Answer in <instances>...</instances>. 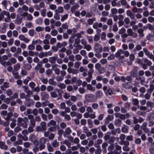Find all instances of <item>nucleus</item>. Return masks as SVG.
Listing matches in <instances>:
<instances>
[{
    "label": "nucleus",
    "instance_id": "f8f14e48",
    "mask_svg": "<svg viewBox=\"0 0 154 154\" xmlns=\"http://www.w3.org/2000/svg\"><path fill=\"white\" fill-rule=\"evenodd\" d=\"M0 148L4 150H6L8 148L7 146L3 142H0Z\"/></svg>",
    "mask_w": 154,
    "mask_h": 154
},
{
    "label": "nucleus",
    "instance_id": "de8ad7c7",
    "mask_svg": "<svg viewBox=\"0 0 154 154\" xmlns=\"http://www.w3.org/2000/svg\"><path fill=\"white\" fill-rule=\"evenodd\" d=\"M56 59L55 57H51L50 58L49 61L51 63H54L55 62Z\"/></svg>",
    "mask_w": 154,
    "mask_h": 154
},
{
    "label": "nucleus",
    "instance_id": "3c124183",
    "mask_svg": "<svg viewBox=\"0 0 154 154\" xmlns=\"http://www.w3.org/2000/svg\"><path fill=\"white\" fill-rule=\"evenodd\" d=\"M46 142V138L44 137L41 138L39 140V143L41 144H45Z\"/></svg>",
    "mask_w": 154,
    "mask_h": 154
},
{
    "label": "nucleus",
    "instance_id": "a878e982",
    "mask_svg": "<svg viewBox=\"0 0 154 154\" xmlns=\"http://www.w3.org/2000/svg\"><path fill=\"white\" fill-rule=\"evenodd\" d=\"M52 145L54 147H58L59 145V143L56 140H54L52 142Z\"/></svg>",
    "mask_w": 154,
    "mask_h": 154
},
{
    "label": "nucleus",
    "instance_id": "a18cd8bd",
    "mask_svg": "<svg viewBox=\"0 0 154 154\" xmlns=\"http://www.w3.org/2000/svg\"><path fill=\"white\" fill-rule=\"evenodd\" d=\"M144 62L148 66L151 65L152 64V62L146 58L144 59Z\"/></svg>",
    "mask_w": 154,
    "mask_h": 154
},
{
    "label": "nucleus",
    "instance_id": "4be33fe9",
    "mask_svg": "<svg viewBox=\"0 0 154 154\" xmlns=\"http://www.w3.org/2000/svg\"><path fill=\"white\" fill-rule=\"evenodd\" d=\"M103 94L102 92L101 91H98L96 93V95L97 97L98 98H100L102 97Z\"/></svg>",
    "mask_w": 154,
    "mask_h": 154
},
{
    "label": "nucleus",
    "instance_id": "4468645a",
    "mask_svg": "<svg viewBox=\"0 0 154 154\" xmlns=\"http://www.w3.org/2000/svg\"><path fill=\"white\" fill-rule=\"evenodd\" d=\"M122 130L123 132L127 133L128 132V127L125 125H124L122 127Z\"/></svg>",
    "mask_w": 154,
    "mask_h": 154
},
{
    "label": "nucleus",
    "instance_id": "774afa93",
    "mask_svg": "<svg viewBox=\"0 0 154 154\" xmlns=\"http://www.w3.org/2000/svg\"><path fill=\"white\" fill-rule=\"evenodd\" d=\"M100 39V36L97 35H96L94 36V39L95 41H97L99 40Z\"/></svg>",
    "mask_w": 154,
    "mask_h": 154
},
{
    "label": "nucleus",
    "instance_id": "c9c22d12",
    "mask_svg": "<svg viewBox=\"0 0 154 154\" xmlns=\"http://www.w3.org/2000/svg\"><path fill=\"white\" fill-rule=\"evenodd\" d=\"M105 93L107 95H111L113 94V91L111 89L109 88L107 89Z\"/></svg>",
    "mask_w": 154,
    "mask_h": 154
},
{
    "label": "nucleus",
    "instance_id": "ddd939ff",
    "mask_svg": "<svg viewBox=\"0 0 154 154\" xmlns=\"http://www.w3.org/2000/svg\"><path fill=\"white\" fill-rule=\"evenodd\" d=\"M67 71L69 73H72L73 74L77 73V70L75 69H72L70 67H69L67 69Z\"/></svg>",
    "mask_w": 154,
    "mask_h": 154
},
{
    "label": "nucleus",
    "instance_id": "423d86ee",
    "mask_svg": "<svg viewBox=\"0 0 154 154\" xmlns=\"http://www.w3.org/2000/svg\"><path fill=\"white\" fill-rule=\"evenodd\" d=\"M18 38L21 41H23L26 43H28L29 41V40L28 38L23 35H19Z\"/></svg>",
    "mask_w": 154,
    "mask_h": 154
},
{
    "label": "nucleus",
    "instance_id": "6ab92c4d",
    "mask_svg": "<svg viewBox=\"0 0 154 154\" xmlns=\"http://www.w3.org/2000/svg\"><path fill=\"white\" fill-rule=\"evenodd\" d=\"M116 117H119L122 119H124L125 118V116L120 113H117L116 114Z\"/></svg>",
    "mask_w": 154,
    "mask_h": 154
},
{
    "label": "nucleus",
    "instance_id": "412c9836",
    "mask_svg": "<svg viewBox=\"0 0 154 154\" xmlns=\"http://www.w3.org/2000/svg\"><path fill=\"white\" fill-rule=\"evenodd\" d=\"M114 119L113 116L112 115H108L106 119L107 123H108L109 121L112 120Z\"/></svg>",
    "mask_w": 154,
    "mask_h": 154
},
{
    "label": "nucleus",
    "instance_id": "c85d7f7f",
    "mask_svg": "<svg viewBox=\"0 0 154 154\" xmlns=\"http://www.w3.org/2000/svg\"><path fill=\"white\" fill-rule=\"evenodd\" d=\"M95 20V18L93 17L92 18L89 19L88 20V23L89 25H91L93 24L94 21Z\"/></svg>",
    "mask_w": 154,
    "mask_h": 154
},
{
    "label": "nucleus",
    "instance_id": "4c0bfd02",
    "mask_svg": "<svg viewBox=\"0 0 154 154\" xmlns=\"http://www.w3.org/2000/svg\"><path fill=\"white\" fill-rule=\"evenodd\" d=\"M44 28L43 27L40 26L36 27L35 28V30L38 32L42 31L44 30Z\"/></svg>",
    "mask_w": 154,
    "mask_h": 154
},
{
    "label": "nucleus",
    "instance_id": "9b49d317",
    "mask_svg": "<svg viewBox=\"0 0 154 154\" xmlns=\"http://www.w3.org/2000/svg\"><path fill=\"white\" fill-rule=\"evenodd\" d=\"M22 22V18L18 15H17L16 19L14 21V22L15 23L20 25Z\"/></svg>",
    "mask_w": 154,
    "mask_h": 154
},
{
    "label": "nucleus",
    "instance_id": "49530a36",
    "mask_svg": "<svg viewBox=\"0 0 154 154\" xmlns=\"http://www.w3.org/2000/svg\"><path fill=\"white\" fill-rule=\"evenodd\" d=\"M88 73L89 74L88 76V77L87 78H86V81L88 82H89L91 80V79L92 78V73H90V72H88Z\"/></svg>",
    "mask_w": 154,
    "mask_h": 154
},
{
    "label": "nucleus",
    "instance_id": "e433bc0d",
    "mask_svg": "<svg viewBox=\"0 0 154 154\" xmlns=\"http://www.w3.org/2000/svg\"><path fill=\"white\" fill-rule=\"evenodd\" d=\"M84 48L86 49L87 51H89L91 49V46L90 45L87 44L84 46Z\"/></svg>",
    "mask_w": 154,
    "mask_h": 154
},
{
    "label": "nucleus",
    "instance_id": "72a5a7b5",
    "mask_svg": "<svg viewBox=\"0 0 154 154\" xmlns=\"http://www.w3.org/2000/svg\"><path fill=\"white\" fill-rule=\"evenodd\" d=\"M23 67L26 70H28L31 68V66L30 64L27 63L24 65Z\"/></svg>",
    "mask_w": 154,
    "mask_h": 154
},
{
    "label": "nucleus",
    "instance_id": "ea45409f",
    "mask_svg": "<svg viewBox=\"0 0 154 154\" xmlns=\"http://www.w3.org/2000/svg\"><path fill=\"white\" fill-rule=\"evenodd\" d=\"M154 38V35L152 33H149L146 36V38L147 39L149 40L151 39L152 38Z\"/></svg>",
    "mask_w": 154,
    "mask_h": 154
},
{
    "label": "nucleus",
    "instance_id": "473e14b6",
    "mask_svg": "<svg viewBox=\"0 0 154 154\" xmlns=\"http://www.w3.org/2000/svg\"><path fill=\"white\" fill-rule=\"evenodd\" d=\"M84 31H81L77 33L76 34V36L78 38H80L82 37V35L84 34Z\"/></svg>",
    "mask_w": 154,
    "mask_h": 154
},
{
    "label": "nucleus",
    "instance_id": "09e8293b",
    "mask_svg": "<svg viewBox=\"0 0 154 154\" xmlns=\"http://www.w3.org/2000/svg\"><path fill=\"white\" fill-rule=\"evenodd\" d=\"M1 4L3 5L5 8H6L8 4V1L6 0H3L2 1Z\"/></svg>",
    "mask_w": 154,
    "mask_h": 154
},
{
    "label": "nucleus",
    "instance_id": "338daca9",
    "mask_svg": "<svg viewBox=\"0 0 154 154\" xmlns=\"http://www.w3.org/2000/svg\"><path fill=\"white\" fill-rule=\"evenodd\" d=\"M32 113L35 116L37 115L38 113V109L36 108L34 109L32 111Z\"/></svg>",
    "mask_w": 154,
    "mask_h": 154
},
{
    "label": "nucleus",
    "instance_id": "9d476101",
    "mask_svg": "<svg viewBox=\"0 0 154 154\" xmlns=\"http://www.w3.org/2000/svg\"><path fill=\"white\" fill-rule=\"evenodd\" d=\"M0 98L1 99L3 100L4 102L7 103H9L10 102V99L9 98H6L4 94H1L0 96Z\"/></svg>",
    "mask_w": 154,
    "mask_h": 154
},
{
    "label": "nucleus",
    "instance_id": "f704fd0d",
    "mask_svg": "<svg viewBox=\"0 0 154 154\" xmlns=\"http://www.w3.org/2000/svg\"><path fill=\"white\" fill-rule=\"evenodd\" d=\"M111 133L110 132L107 133L105 135L104 138V140H108L109 139V136L110 135Z\"/></svg>",
    "mask_w": 154,
    "mask_h": 154
},
{
    "label": "nucleus",
    "instance_id": "39448f33",
    "mask_svg": "<svg viewBox=\"0 0 154 154\" xmlns=\"http://www.w3.org/2000/svg\"><path fill=\"white\" fill-rule=\"evenodd\" d=\"M127 32L129 36H132L134 38H136L137 36V34L133 32L132 29L131 28L128 29L127 30Z\"/></svg>",
    "mask_w": 154,
    "mask_h": 154
},
{
    "label": "nucleus",
    "instance_id": "a211bd4d",
    "mask_svg": "<svg viewBox=\"0 0 154 154\" xmlns=\"http://www.w3.org/2000/svg\"><path fill=\"white\" fill-rule=\"evenodd\" d=\"M88 68L90 69V71L88 72L92 73L94 71V70L93 69L94 65L92 64L89 63L88 65Z\"/></svg>",
    "mask_w": 154,
    "mask_h": 154
},
{
    "label": "nucleus",
    "instance_id": "20e7f679",
    "mask_svg": "<svg viewBox=\"0 0 154 154\" xmlns=\"http://www.w3.org/2000/svg\"><path fill=\"white\" fill-rule=\"evenodd\" d=\"M21 16L26 17V19L29 21H31L33 19V17L31 14L26 12H24L23 14H21Z\"/></svg>",
    "mask_w": 154,
    "mask_h": 154
},
{
    "label": "nucleus",
    "instance_id": "37998d69",
    "mask_svg": "<svg viewBox=\"0 0 154 154\" xmlns=\"http://www.w3.org/2000/svg\"><path fill=\"white\" fill-rule=\"evenodd\" d=\"M68 16V14H65L61 18V20L62 21H63L65 20H66Z\"/></svg>",
    "mask_w": 154,
    "mask_h": 154
},
{
    "label": "nucleus",
    "instance_id": "680f3d73",
    "mask_svg": "<svg viewBox=\"0 0 154 154\" xmlns=\"http://www.w3.org/2000/svg\"><path fill=\"white\" fill-rule=\"evenodd\" d=\"M80 54L82 56H83L84 57H85L86 56V52L85 50H82L80 51Z\"/></svg>",
    "mask_w": 154,
    "mask_h": 154
},
{
    "label": "nucleus",
    "instance_id": "e2e57ef3",
    "mask_svg": "<svg viewBox=\"0 0 154 154\" xmlns=\"http://www.w3.org/2000/svg\"><path fill=\"white\" fill-rule=\"evenodd\" d=\"M51 96L54 98H55L57 97V93L54 91H52L50 93Z\"/></svg>",
    "mask_w": 154,
    "mask_h": 154
},
{
    "label": "nucleus",
    "instance_id": "5701e85b",
    "mask_svg": "<svg viewBox=\"0 0 154 154\" xmlns=\"http://www.w3.org/2000/svg\"><path fill=\"white\" fill-rule=\"evenodd\" d=\"M55 11L56 12H58L59 13H62L64 11V9L63 7L62 6H59L58 7L57 9Z\"/></svg>",
    "mask_w": 154,
    "mask_h": 154
},
{
    "label": "nucleus",
    "instance_id": "58836bf2",
    "mask_svg": "<svg viewBox=\"0 0 154 154\" xmlns=\"http://www.w3.org/2000/svg\"><path fill=\"white\" fill-rule=\"evenodd\" d=\"M42 96L43 97L44 99H46L48 98V95L46 92H43L41 93Z\"/></svg>",
    "mask_w": 154,
    "mask_h": 154
},
{
    "label": "nucleus",
    "instance_id": "2f4dec72",
    "mask_svg": "<svg viewBox=\"0 0 154 154\" xmlns=\"http://www.w3.org/2000/svg\"><path fill=\"white\" fill-rule=\"evenodd\" d=\"M12 112H10L8 113H7V116L6 117H3L6 119L8 120L12 116Z\"/></svg>",
    "mask_w": 154,
    "mask_h": 154
},
{
    "label": "nucleus",
    "instance_id": "5fc2aeb1",
    "mask_svg": "<svg viewBox=\"0 0 154 154\" xmlns=\"http://www.w3.org/2000/svg\"><path fill=\"white\" fill-rule=\"evenodd\" d=\"M132 101L133 104L135 105H137L139 103V101L137 99H133L132 100Z\"/></svg>",
    "mask_w": 154,
    "mask_h": 154
},
{
    "label": "nucleus",
    "instance_id": "aec40b11",
    "mask_svg": "<svg viewBox=\"0 0 154 154\" xmlns=\"http://www.w3.org/2000/svg\"><path fill=\"white\" fill-rule=\"evenodd\" d=\"M43 22L42 19L41 17H39L37 19L35 20V23L38 25H41Z\"/></svg>",
    "mask_w": 154,
    "mask_h": 154
},
{
    "label": "nucleus",
    "instance_id": "8fccbe9b",
    "mask_svg": "<svg viewBox=\"0 0 154 154\" xmlns=\"http://www.w3.org/2000/svg\"><path fill=\"white\" fill-rule=\"evenodd\" d=\"M36 50L38 51H42L43 49L41 46L39 45L36 46Z\"/></svg>",
    "mask_w": 154,
    "mask_h": 154
},
{
    "label": "nucleus",
    "instance_id": "f3484780",
    "mask_svg": "<svg viewBox=\"0 0 154 154\" xmlns=\"http://www.w3.org/2000/svg\"><path fill=\"white\" fill-rule=\"evenodd\" d=\"M72 131L70 128L69 127L67 128L65 131L64 133V136H65L66 135H68L71 133Z\"/></svg>",
    "mask_w": 154,
    "mask_h": 154
},
{
    "label": "nucleus",
    "instance_id": "1a4fd4ad",
    "mask_svg": "<svg viewBox=\"0 0 154 154\" xmlns=\"http://www.w3.org/2000/svg\"><path fill=\"white\" fill-rule=\"evenodd\" d=\"M147 124L146 122H144L141 126V128L146 132H148L149 131V129L147 128Z\"/></svg>",
    "mask_w": 154,
    "mask_h": 154
},
{
    "label": "nucleus",
    "instance_id": "0e129e2a",
    "mask_svg": "<svg viewBox=\"0 0 154 154\" xmlns=\"http://www.w3.org/2000/svg\"><path fill=\"white\" fill-rule=\"evenodd\" d=\"M70 94L69 93H65L63 95V97L66 99H67L70 97Z\"/></svg>",
    "mask_w": 154,
    "mask_h": 154
},
{
    "label": "nucleus",
    "instance_id": "b1692460",
    "mask_svg": "<svg viewBox=\"0 0 154 154\" xmlns=\"http://www.w3.org/2000/svg\"><path fill=\"white\" fill-rule=\"evenodd\" d=\"M121 121L119 119H116L115 122V125L119 127L121 126Z\"/></svg>",
    "mask_w": 154,
    "mask_h": 154
},
{
    "label": "nucleus",
    "instance_id": "f03ea898",
    "mask_svg": "<svg viewBox=\"0 0 154 154\" xmlns=\"http://www.w3.org/2000/svg\"><path fill=\"white\" fill-rule=\"evenodd\" d=\"M18 124L22 126L24 128L27 127V125L25 122L21 118H18L17 120Z\"/></svg>",
    "mask_w": 154,
    "mask_h": 154
},
{
    "label": "nucleus",
    "instance_id": "79ce46f5",
    "mask_svg": "<svg viewBox=\"0 0 154 154\" xmlns=\"http://www.w3.org/2000/svg\"><path fill=\"white\" fill-rule=\"evenodd\" d=\"M35 47L33 43H32L28 46V49L29 50H33L34 49Z\"/></svg>",
    "mask_w": 154,
    "mask_h": 154
},
{
    "label": "nucleus",
    "instance_id": "0eeeda50",
    "mask_svg": "<svg viewBox=\"0 0 154 154\" xmlns=\"http://www.w3.org/2000/svg\"><path fill=\"white\" fill-rule=\"evenodd\" d=\"M120 139L121 142L124 143L125 145H129V142L126 141V142L125 141V136L124 134H121L120 135Z\"/></svg>",
    "mask_w": 154,
    "mask_h": 154
},
{
    "label": "nucleus",
    "instance_id": "4d7b16f0",
    "mask_svg": "<svg viewBox=\"0 0 154 154\" xmlns=\"http://www.w3.org/2000/svg\"><path fill=\"white\" fill-rule=\"evenodd\" d=\"M106 36V34L105 32H102L101 37V39L103 40H105Z\"/></svg>",
    "mask_w": 154,
    "mask_h": 154
},
{
    "label": "nucleus",
    "instance_id": "13d9d810",
    "mask_svg": "<svg viewBox=\"0 0 154 154\" xmlns=\"http://www.w3.org/2000/svg\"><path fill=\"white\" fill-rule=\"evenodd\" d=\"M49 8L51 9L54 10L57 8V6L55 5L52 4L49 5Z\"/></svg>",
    "mask_w": 154,
    "mask_h": 154
},
{
    "label": "nucleus",
    "instance_id": "864d4df0",
    "mask_svg": "<svg viewBox=\"0 0 154 154\" xmlns=\"http://www.w3.org/2000/svg\"><path fill=\"white\" fill-rule=\"evenodd\" d=\"M25 26L28 28H30L32 27V24L31 22H28L26 23Z\"/></svg>",
    "mask_w": 154,
    "mask_h": 154
},
{
    "label": "nucleus",
    "instance_id": "603ef678",
    "mask_svg": "<svg viewBox=\"0 0 154 154\" xmlns=\"http://www.w3.org/2000/svg\"><path fill=\"white\" fill-rule=\"evenodd\" d=\"M125 29L124 28H122L119 30L118 33L119 34L122 35L123 33H124L125 32Z\"/></svg>",
    "mask_w": 154,
    "mask_h": 154
},
{
    "label": "nucleus",
    "instance_id": "6e6d98bb",
    "mask_svg": "<svg viewBox=\"0 0 154 154\" xmlns=\"http://www.w3.org/2000/svg\"><path fill=\"white\" fill-rule=\"evenodd\" d=\"M81 42L84 46H85L87 44V42L86 40L85 39H82L81 40Z\"/></svg>",
    "mask_w": 154,
    "mask_h": 154
},
{
    "label": "nucleus",
    "instance_id": "bb28decb",
    "mask_svg": "<svg viewBox=\"0 0 154 154\" xmlns=\"http://www.w3.org/2000/svg\"><path fill=\"white\" fill-rule=\"evenodd\" d=\"M56 122L53 120H51L48 124V126H50L52 125V126H54L56 125Z\"/></svg>",
    "mask_w": 154,
    "mask_h": 154
},
{
    "label": "nucleus",
    "instance_id": "bf43d9fd",
    "mask_svg": "<svg viewBox=\"0 0 154 154\" xmlns=\"http://www.w3.org/2000/svg\"><path fill=\"white\" fill-rule=\"evenodd\" d=\"M75 58L76 60H80L82 59V57L79 54H78L75 56Z\"/></svg>",
    "mask_w": 154,
    "mask_h": 154
},
{
    "label": "nucleus",
    "instance_id": "f257e3e1",
    "mask_svg": "<svg viewBox=\"0 0 154 154\" xmlns=\"http://www.w3.org/2000/svg\"><path fill=\"white\" fill-rule=\"evenodd\" d=\"M32 141H33V143L36 146V147H35L33 149L35 152L38 150L39 148L40 150H41L44 149L45 147V144L40 143L39 147H38V140H32Z\"/></svg>",
    "mask_w": 154,
    "mask_h": 154
},
{
    "label": "nucleus",
    "instance_id": "c03bdc74",
    "mask_svg": "<svg viewBox=\"0 0 154 154\" xmlns=\"http://www.w3.org/2000/svg\"><path fill=\"white\" fill-rule=\"evenodd\" d=\"M41 14L42 16L45 17L46 15V11L45 9H42L40 11Z\"/></svg>",
    "mask_w": 154,
    "mask_h": 154
},
{
    "label": "nucleus",
    "instance_id": "052dcab7",
    "mask_svg": "<svg viewBox=\"0 0 154 154\" xmlns=\"http://www.w3.org/2000/svg\"><path fill=\"white\" fill-rule=\"evenodd\" d=\"M29 35L31 36L34 35L35 33V31L33 29H30L29 31Z\"/></svg>",
    "mask_w": 154,
    "mask_h": 154
},
{
    "label": "nucleus",
    "instance_id": "2eb2a0df",
    "mask_svg": "<svg viewBox=\"0 0 154 154\" xmlns=\"http://www.w3.org/2000/svg\"><path fill=\"white\" fill-rule=\"evenodd\" d=\"M87 88L88 90L92 91H94L95 90V88L93 87L92 85L90 84H88L87 85Z\"/></svg>",
    "mask_w": 154,
    "mask_h": 154
},
{
    "label": "nucleus",
    "instance_id": "393cba45",
    "mask_svg": "<svg viewBox=\"0 0 154 154\" xmlns=\"http://www.w3.org/2000/svg\"><path fill=\"white\" fill-rule=\"evenodd\" d=\"M123 53V51L122 50H118L117 52L115 54V56L116 57H119L121 54Z\"/></svg>",
    "mask_w": 154,
    "mask_h": 154
},
{
    "label": "nucleus",
    "instance_id": "7c9ffc66",
    "mask_svg": "<svg viewBox=\"0 0 154 154\" xmlns=\"http://www.w3.org/2000/svg\"><path fill=\"white\" fill-rule=\"evenodd\" d=\"M20 68V66L19 64L17 63L14 66V69L16 71L19 70Z\"/></svg>",
    "mask_w": 154,
    "mask_h": 154
},
{
    "label": "nucleus",
    "instance_id": "cd10ccee",
    "mask_svg": "<svg viewBox=\"0 0 154 154\" xmlns=\"http://www.w3.org/2000/svg\"><path fill=\"white\" fill-rule=\"evenodd\" d=\"M23 10L22 8L19 7L17 10V13L20 14V16L21 14H23Z\"/></svg>",
    "mask_w": 154,
    "mask_h": 154
},
{
    "label": "nucleus",
    "instance_id": "a19ab883",
    "mask_svg": "<svg viewBox=\"0 0 154 154\" xmlns=\"http://www.w3.org/2000/svg\"><path fill=\"white\" fill-rule=\"evenodd\" d=\"M57 33V31L56 29H53L51 32V34L54 36L56 35Z\"/></svg>",
    "mask_w": 154,
    "mask_h": 154
},
{
    "label": "nucleus",
    "instance_id": "6e6552de",
    "mask_svg": "<svg viewBox=\"0 0 154 154\" xmlns=\"http://www.w3.org/2000/svg\"><path fill=\"white\" fill-rule=\"evenodd\" d=\"M60 114L62 116H64V119L68 121L71 118L69 115L66 114L65 112L62 111L59 112Z\"/></svg>",
    "mask_w": 154,
    "mask_h": 154
},
{
    "label": "nucleus",
    "instance_id": "7ed1b4c3",
    "mask_svg": "<svg viewBox=\"0 0 154 154\" xmlns=\"http://www.w3.org/2000/svg\"><path fill=\"white\" fill-rule=\"evenodd\" d=\"M94 48L95 51L97 53H99L102 51V47L100 45L97 43L95 44Z\"/></svg>",
    "mask_w": 154,
    "mask_h": 154
},
{
    "label": "nucleus",
    "instance_id": "dca6fc26",
    "mask_svg": "<svg viewBox=\"0 0 154 154\" xmlns=\"http://www.w3.org/2000/svg\"><path fill=\"white\" fill-rule=\"evenodd\" d=\"M42 42V41L39 39L33 40L32 41V43H33L34 45H36V46L41 44Z\"/></svg>",
    "mask_w": 154,
    "mask_h": 154
},
{
    "label": "nucleus",
    "instance_id": "c756f323",
    "mask_svg": "<svg viewBox=\"0 0 154 154\" xmlns=\"http://www.w3.org/2000/svg\"><path fill=\"white\" fill-rule=\"evenodd\" d=\"M78 149V147L77 146H74L72 147H70L69 149H68L67 150V151H69V154L71 153V150L74 151Z\"/></svg>",
    "mask_w": 154,
    "mask_h": 154
},
{
    "label": "nucleus",
    "instance_id": "69168bd1",
    "mask_svg": "<svg viewBox=\"0 0 154 154\" xmlns=\"http://www.w3.org/2000/svg\"><path fill=\"white\" fill-rule=\"evenodd\" d=\"M92 107L94 109H97L98 107V104L97 103H94L92 105Z\"/></svg>",
    "mask_w": 154,
    "mask_h": 154
}]
</instances>
